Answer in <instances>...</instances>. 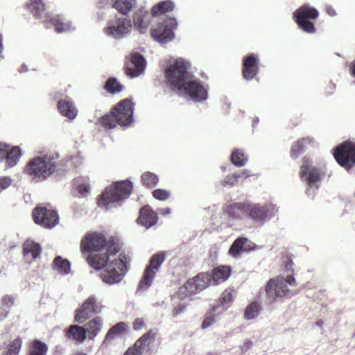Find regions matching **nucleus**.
Listing matches in <instances>:
<instances>
[{
    "label": "nucleus",
    "instance_id": "nucleus-1",
    "mask_svg": "<svg viewBox=\"0 0 355 355\" xmlns=\"http://www.w3.org/2000/svg\"><path fill=\"white\" fill-rule=\"evenodd\" d=\"M190 66L189 62L182 58L170 62L164 69L166 85L179 96L194 103L204 101L208 97L207 89L189 72Z\"/></svg>",
    "mask_w": 355,
    "mask_h": 355
},
{
    "label": "nucleus",
    "instance_id": "nucleus-2",
    "mask_svg": "<svg viewBox=\"0 0 355 355\" xmlns=\"http://www.w3.org/2000/svg\"><path fill=\"white\" fill-rule=\"evenodd\" d=\"M119 251V245L112 243L107 249V253H93L87 258L88 263L95 270H101L104 266L106 269L101 274V279L107 284L112 285L119 283L128 271L130 258L120 254L119 259L114 260L107 265L111 256L115 255Z\"/></svg>",
    "mask_w": 355,
    "mask_h": 355
},
{
    "label": "nucleus",
    "instance_id": "nucleus-3",
    "mask_svg": "<svg viewBox=\"0 0 355 355\" xmlns=\"http://www.w3.org/2000/svg\"><path fill=\"white\" fill-rule=\"evenodd\" d=\"M133 103L129 98L121 101L109 114L102 116L98 122L106 130L114 128L116 125L128 127L133 122Z\"/></svg>",
    "mask_w": 355,
    "mask_h": 355
},
{
    "label": "nucleus",
    "instance_id": "nucleus-4",
    "mask_svg": "<svg viewBox=\"0 0 355 355\" xmlns=\"http://www.w3.org/2000/svg\"><path fill=\"white\" fill-rule=\"evenodd\" d=\"M24 171L32 180H46L57 171L55 158L52 155L35 156L28 162Z\"/></svg>",
    "mask_w": 355,
    "mask_h": 355
},
{
    "label": "nucleus",
    "instance_id": "nucleus-5",
    "mask_svg": "<svg viewBox=\"0 0 355 355\" xmlns=\"http://www.w3.org/2000/svg\"><path fill=\"white\" fill-rule=\"evenodd\" d=\"M132 183L127 180L116 182L102 193L98 204L105 209L116 207L128 198L132 189Z\"/></svg>",
    "mask_w": 355,
    "mask_h": 355
},
{
    "label": "nucleus",
    "instance_id": "nucleus-6",
    "mask_svg": "<svg viewBox=\"0 0 355 355\" xmlns=\"http://www.w3.org/2000/svg\"><path fill=\"white\" fill-rule=\"evenodd\" d=\"M278 211V207L270 202L246 203L244 207V214L259 225H263L274 218Z\"/></svg>",
    "mask_w": 355,
    "mask_h": 355
},
{
    "label": "nucleus",
    "instance_id": "nucleus-7",
    "mask_svg": "<svg viewBox=\"0 0 355 355\" xmlns=\"http://www.w3.org/2000/svg\"><path fill=\"white\" fill-rule=\"evenodd\" d=\"M295 285L296 281L292 275H287L286 277L278 276L271 278L266 283L265 288L266 298L270 303H273L289 294L288 286Z\"/></svg>",
    "mask_w": 355,
    "mask_h": 355
},
{
    "label": "nucleus",
    "instance_id": "nucleus-8",
    "mask_svg": "<svg viewBox=\"0 0 355 355\" xmlns=\"http://www.w3.org/2000/svg\"><path fill=\"white\" fill-rule=\"evenodd\" d=\"M301 180L304 182L308 188L306 190L307 195L313 198L315 191L318 189V182L322 176L321 171L313 166L311 161L308 158H304L300 169Z\"/></svg>",
    "mask_w": 355,
    "mask_h": 355
},
{
    "label": "nucleus",
    "instance_id": "nucleus-9",
    "mask_svg": "<svg viewBox=\"0 0 355 355\" xmlns=\"http://www.w3.org/2000/svg\"><path fill=\"white\" fill-rule=\"evenodd\" d=\"M132 21L127 17H117L109 20L103 28L104 34L110 38L120 40L128 37L132 32Z\"/></svg>",
    "mask_w": 355,
    "mask_h": 355
},
{
    "label": "nucleus",
    "instance_id": "nucleus-10",
    "mask_svg": "<svg viewBox=\"0 0 355 355\" xmlns=\"http://www.w3.org/2000/svg\"><path fill=\"white\" fill-rule=\"evenodd\" d=\"M319 12L315 8L311 7L309 4H304L293 12V18L299 27L307 33H314L315 28L313 22L309 19H316Z\"/></svg>",
    "mask_w": 355,
    "mask_h": 355
},
{
    "label": "nucleus",
    "instance_id": "nucleus-11",
    "mask_svg": "<svg viewBox=\"0 0 355 355\" xmlns=\"http://www.w3.org/2000/svg\"><path fill=\"white\" fill-rule=\"evenodd\" d=\"M166 255L165 252H161L154 254L150 257L149 263L146 266L139 283V287L140 289L146 290L151 286L156 272L166 259Z\"/></svg>",
    "mask_w": 355,
    "mask_h": 355
},
{
    "label": "nucleus",
    "instance_id": "nucleus-12",
    "mask_svg": "<svg viewBox=\"0 0 355 355\" xmlns=\"http://www.w3.org/2000/svg\"><path fill=\"white\" fill-rule=\"evenodd\" d=\"M177 26L178 23L175 19H168L153 27L150 35L154 40L160 44L168 43L174 38V30Z\"/></svg>",
    "mask_w": 355,
    "mask_h": 355
},
{
    "label": "nucleus",
    "instance_id": "nucleus-13",
    "mask_svg": "<svg viewBox=\"0 0 355 355\" xmlns=\"http://www.w3.org/2000/svg\"><path fill=\"white\" fill-rule=\"evenodd\" d=\"M34 222L45 228H53L59 223V216L57 211L46 207L38 206L33 210Z\"/></svg>",
    "mask_w": 355,
    "mask_h": 355
},
{
    "label": "nucleus",
    "instance_id": "nucleus-14",
    "mask_svg": "<svg viewBox=\"0 0 355 355\" xmlns=\"http://www.w3.org/2000/svg\"><path fill=\"white\" fill-rule=\"evenodd\" d=\"M334 156L340 166L347 171L355 164V144L345 142L334 149Z\"/></svg>",
    "mask_w": 355,
    "mask_h": 355
},
{
    "label": "nucleus",
    "instance_id": "nucleus-15",
    "mask_svg": "<svg viewBox=\"0 0 355 355\" xmlns=\"http://www.w3.org/2000/svg\"><path fill=\"white\" fill-rule=\"evenodd\" d=\"M101 304L97 302L94 296L88 297L82 306L76 311L75 321L78 323H83L94 314H98L102 311Z\"/></svg>",
    "mask_w": 355,
    "mask_h": 355
},
{
    "label": "nucleus",
    "instance_id": "nucleus-16",
    "mask_svg": "<svg viewBox=\"0 0 355 355\" xmlns=\"http://www.w3.org/2000/svg\"><path fill=\"white\" fill-rule=\"evenodd\" d=\"M117 243L112 241V242L106 241L105 236L98 232H92L87 234L82 241L81 249L83 252H99L104 248L105 245L107 248L110 245Z\"/></svg>",
    "mask_w": 355,
    "mask_h": 355
},
{
    "label": "nucleus",
    "instance_id": "nucleus-17",
    "mask_svg": "<svg viewBox=\"0 0 355 355\" xmlns=\"http://www.w3.org/2000/svg\"><path fill=\"white\" fill-rule=\"evenodd\" d=\"M21 155V149L19 146L10 148L9 145L0 142V162L4 161L7 167L15 166Z\"/></svg>",
    "mask_w": 355,
    "mask_h": 355
},
{
    "label": "nucleus",
    "instance_id": "nucleus-18",
    "mask_svg": "<svg viewBox=\"0 0 355 355\" xmlns=\"http://www.w3.org/2000/svg\"><path fill=\"white\" fill-rule=\"evenodd\" d=\"M157 334V329H150L138 339L133 347L129 348L124 355H141L145 348L153 343Z\"/></svg>",
    "mask_w": 355,
    "mask_h": 355
},
{
    "label": "nucleus",
    "instance_id": "nucleus-19",
    "mask_svg": "<svg viewBox=\"0 0 355 355\" xmlns=\"http://www.w3.org/2000/svg\"><path fill=\"white\" fill-rule=\"evenodd\" d=\"M146 66L144 57L139 53H135L130 57V63L126 68V73L132 78H136L144 73Z\"/></svg>",
    "mask_w": 355,
    "mask_h": 355
},
{
    "label": "nucleus",
    "instance_id": "nucleus-20",
    "mask_svg": "<svg viewBox=\"0 0 355 355\" xmlns=\"http://www.w3.org/2000/svg\"><path fill=\"white\" fill-rule=\"evenodd\" d=\"M44 22L46 28L53 26L55 31L58 33L74 31L76 28L72 22L62 15H58Z\"/></svg>",
    "mask_w": 355,
    "mask_h": 355
},
{
    "label": "nucleus",
    "instance_id": "nucleus-21",
    "mask_svg": "<svg viewBox=\"0 0 355 355\" xmlns=\"http://www.w3.org/2000/svg\"><path fill=\"white\" fill-rule=\"evenodd\" d=\"M259 58L255 54H250L243 58V76L246 80H252L258 73Z\"/></svg>",
    "mask_w": 355,
    "mask_h": 355
},
{
    "label": "nucleus",
    "instance_id": "nucleus-22",
    "mask_svg": "<svg viewBox=\"0 0 355 355\" xmlns=\"http://www.w3.org/2000/svg\"><path fill=\"white\" fill-rule=\"evenodd\" d=\"M57 107L60 114L69 121H73L78 115V110L70 98L60 99Z\"/></svg>",
    "mask_w": 355,
    "mask_h": 355
},
{
    "label": "nucleus",
    "instance_id": "nucleus-23",
    "mask_svg": "<svg viewBox=\"0 0 355 355\" xmlns=\"http://www.w3.org/2000/svg\"><path fill=\"white\" fill-rule=\"evenodd\" d=\"M150 23V15L143 8L138 9L132 17V26L141 34H144L148 30Z\"/></svg>",
    "mask_w": 355,
    "mask_h": 355
},
{
    "label": "nucleus",
    "instance_id": "nucleus-24",
    "mask_svg": "<svg viewBox=\"0 0 355 355\" xmlns=\"http://www.w3.org/2000/svg\"><path fill=\"white\" fill-rule=\"evenodd\" d=\"M140 216L137 219L139 223L148 229L155 225L157 222V214L153 211L148 205L143 207L140 209Z\"/></svg>",
    "mask_w": 355,
    "mask_h": 355
},
{
    "label": "nucleus",
    "instance_id": "nucleus-25",
    "mask_svg": "<svg viewBox=\"0 0 355 355\" xmlns=\"http://www.w3.org/2000/svg\"><path fill=\"white\" fill-rule=\"evenodd\" d=\"M27 8L29 11L37 18H45V21L48 20V6L44 0H30L27 3Z\"/></svg>",
    "mask_w": 355,
    "mask_h": 355
},
{
    "label": "nucleus",
    "instance_id": "nucleus-26",
    "mask_svg": "<svg viewBox=\"0 0 355 355\" xmlns=\"http://www.w3.org/2000/svg\"><path fill=\"white\" fill-rule=\"evenodd\" d=\"M41 250L40 244L33 241L27 240L24 244V254L26 261L29 263L39 257Z\"/></svg>",
    "mask_w": 355,
    "mask_h": 355
},
{
    "label": "nucleus",
    "instance_id": "nucleus-27",
    "mask_svg": "<svg viewBox=\"0 0 355 355\" xmlns=\"http://www.w3.org/2000/svg\"><path fill=\"white\" fill-rule=\"evenodd\" d=\"M103 319L100 317H95L90 320L85 326L87 338L90 340L94 339L102 329Z\"/></svg>",
    "mask_w": 355,
    "mask_h": 355
},
{
    "label": "nucleus",
    "instance_id": "nucleus-28",
    "mask_svg": "<svg viewBox=\"0 0 355 355\" xmlns=\"http://www.w3.org/2000/svg\"><path fill=\"white\" fill-rule=\"evenodd\" d=\"M66 336L78 343L84 342L87 338L84 327L78 325L70 326L66 331Z\"/></svg>",
    "mask_w": 355,
    "mask_h": 355
},
{
    "label": "nucleus",
    "instance_id": "nucleus-29",
    "mask_svg": "<svg viewBox=\"0 0 355 355\" xmlns=\"http://www.w3.org/2000/svg\"><path fill=\"white\" fill-rule=\"evenodd\" d=\"M136 3L137 0H115L112 3V8L121 14L126 15Z\"/></svg>",
    "mask_w": 355,
    "mask_h": 355
},
{
    "label": "nucleus",
    "instance_id": "nucleus-30",
    "mask_svg": "<svg viewBox=\"0 0 355 355\" xmlns=\"http://www.w3.org/2000/svg\"><path fill=\"white\" fill-rule=\"evenodd\" d=\"M53 269L61 275H68L71 270V263L67 259L57 256L53 261Z\"/></svg>",
    "mask_w": 355,
    "mask_h": 355
},
{
    "label": "nucleus",
    "instance_id": "nucleus-31",
    "mask_svg": "<svg viewBox=\"0 0 355 355\" xmlns=\"http://www.w3.org/2000/svg\"><path fill=\"white\" fill-rule=\"evenodd\" d=\"M198 292H199V290L197 288L196 282L193 277L189 279L184 286L179 288L178 294L181 297H186Z\"/></svg>",
    "mask_w": 355,
    "mask_h": 355
},
{
    "label": "nucleus",
    "instance_id": "nucleus-32",
    "mask_svg": "<svg viewBox=\"0 0 355 355\" xmlns=\"http://www.w3.org/2000/svg\"><path fill=\"white\" fill-rule=\"evenodd\" d=\"M261 311V304L258 302H252L246 306L244 317L248 320L255 319L259 316Z\"/></svg>",
    "mask_w": 355,
    "mask_h": 355
},
{
    "label": "nucleus",
    "instance_id": "nucleus-33",
    "mask_svg": "<svg viewBox=\"0 0 355 355\" xmlns=\"http://www.w3.org/2000/svg\"><path fill=\"white\" fill-rule=\"evenodd\" d=\"M313 142L311 137L303 138L297 140L291 148V156L294 158L299 157L304 150L306 144Z\"/></svg>",
    "mask_w": 355,
    "mask_h": 355
},
{
    "label": "nucleus",
    "instance_id": "nucleus-34",
    "mask_svg": "<svg viewBox=\"0 0 355 355\" xmlns=\"http://www.w3.org/2000/svg\"><path fill=\"white\" fill-rule=\"evenodd\" d=\"M230 272L231 270L228 266H222L215 268L211 275V281L217 283L220 280H226L229 277Z\"/></svg>",
    "mask_w": 355,
    "mask_h": 355
},
{
    "label": "nucleus",
    "instance_id": "nucleus-35",
    "mask_svg": "<svg viewBox=\"0 0 355 355\" xmlns=\"http://www.w3.org/2000/svg\"><path fill=\"white\" fill-rule=\"evenodd\" d=\"M245 206L246 203H236L234 205H230L227 206L226 209V213L233 219H241L242 214H245L244 207Z\"/></svg>",
    "mask_w": 355,
    "mask_h": 355
},
{
    "label": "nucleus",
    "instance_id": "nucleus-36",
    "mask_svg": "<svg viewBox=\"0 0 355 355\" xmlns=\"http://www.w3.org/2000/svg\"><path fill=\"white\" fill-rule=\"evenodd\" d=\"M248 241V239L244 237L237 238L232 244L229 249V254L233 257H236L243 251L245 250L244 245Z\"/></svg>",
    "mask_w": 355,
    "mask_h": 355
},
{
    "label": "nucleus",
    "instance_id": "nucleus-37",
    "mask_svg": "<svg viewBox=\"0 0 355 355\" xmlns=\"http://www.w3.org/2000/svg\"><path fill=\"white\" fill-rule=\"evenodd\" d=\"M174 8V3L171 1H164L158 3L151 9L153 16H157L164 12L171 11Z\"/></svg>",
    "mask_w": 355,
    "mask_h": 355
},
{
    "label": "nucleus",
    "instance_id": "nucleus-38",
    "mask_svg": "<svg viewBox=\"0 0 355 355\" xmlns=\"http://www.w3.org/2000/svg\"><path fill=\"white\" fill-rule=\"evenodd\" d=\"M232 162L236 166L241 167L247 163L248 157L244 153L243 150L234 149L231 154Z\"/></svg>",
    "mask_w": 355,
    "mask_h": 355
},
{
    "label": "nucleus",
    "instance_id": "nucleus-39",
    "mask_svg": "<svg viewBox=\"0 0 355 355\" xmlns=\"http://www.w3.org/2000/svg\"><path fill=\"white\" fill-rule=\"evenodd\" d=\"M125 327L126 324L123 322H121L114 324L109 329L105 336L104 341L107 342L114 338L121 335L125 331Z\"/></svg>",
    "mask_w": 355,
    "mask_h": 355
},
{
    "label": "nucleus",
    "instance_id": "nucleus-40",
    "mask_svg": "<svg viewBox=\"0 0 355 355\" xmlns=\"http://www.w3.org/2000/svg\"><path fill=\"white\" fill-rule=\"evenodd\" d=\"M47 350L46 344L38 340H35L30 347L28 355H46Z\"/></svg>",
    "mask_w": 355,
    "mask_h": 355
},
{
    "label": "nucleus",
    "instance_id": "nucleus-41",
    "mask_svg": "<svg viewBox=\"0 0 355 355\" xmlns=\"http://www.w3.org/2000/svg\"><path fill=\"white\" fill-rule=\"evenodd\" d=\"M194 278L199 291L204 290L211 282V274L209 273H200Z\"/></svg>",
    "mask_w": 355,
    "mask_h": 355
},
{
    "label": "nucleus",
    "instance_id": "nucleus-42",
    "mask_svg": "<svg viewBox=\"0 0 355 355\" xmlns=\"http://www.w3.org/2000/svg\"><path fill=\"white\" fill-rule=\"evenodd\" d=\"M104 88L110 94H116L122 90L123 85L118 82L116 78L112 77L107 79Z\"/></svg>",
    "mask_w": 355,
    "mask_h": 355
},
{
    "label": "nucleus",
    "instance_id": "nucleus-43",
    "mask_svg": "<svg viewBox=\"0 0 355 355\" xmlns=\"http://www.w3.org/2000/svg\"><path fill=\"white\" fill-rule=\"evenodd\" d=\"M158 180V176L151 172H145L141 175V182L147 187H155Z\"/></svg>",
    "mask_w": 355,
    "mask_h": 355
},
{
    "label": "nucleus",
    "instance_id": "nucleus-44",
    "mask_svg": "<svg viewBox=\"0 0 355 355\" xmlns=\"http://www.w3.org/2000/svg\"><path fill=\"white\" fill-rule=\"evenodd\" d=\"M21 340L19 338L12 340L10 343L9 348L5 355H18L21 350Z\"/></svg>",
    "mask_w": 355,
    "mask_h": 355
},
{
    "label": "nucleus",
    "instance_id": "nucleus-45",
    "mask_svg": "<svg viewBox=\"0 0 355 355\" xmlns=\"http://www.w3.org/2000/svg\"><path fill=\"white\" fill-rule=\"evenodd\" d=\"M233 291H234L232 289L228 288L223 293L220 297V303L224 308H227L229 306V304L232 302Z\"/></svg>",
    "mask_w": 355,
    "mask_h": 355
},
{
    "label": "nucleus",
    "instance_id": "nucleus-46",
    "mask_svg": "<svg viewBox=\"0 0 355 355\" xmlns=\"http://www.w3.org/2000/svg\"><path fill=\"white\" fill-rule=\"evenodd\" d=\"M153 196L157 200H166L170 196V192L164 189H158L153 192Z\"/></svg>",
    "mask_w": 355,
    "mask_h": 355
},
{
    "label": "nucleus",
    "instance_id": "nucleus-47",
    "mask_svg": "<svg viewBox=\"0 0 355 355\" xmlns=\"http://www.w3.org/2000/svg\"><path fill=\"white\" fill-rule=\"evenodd\" d=\"M12 180L9 176L0 177V193L8 189L12 184Z\"/></svg>",
    "mask_w": 355,
    "mask_h": 355
},
{
    "label": "nucleus",
    "instance_id": "nucleus-48",
    "mask_svg": "<svg viewBox=\"0 0 355 355\" xmlns=\"http://www.w3.org/2000/svg\"><path fill=\"white\" fill-rule=\"evenodd\" d=\"M215 322L214 316L211 314L207 315L204 320L202 321L201 327L202 329H206L211 326Z\"/></svg>",
    "mask_w": 355,
    "mask_h": 355
},
{
    "label": "nucleus",
    "instance_id": "nucleus-49",
    "mask_svg": "<svg viewBox=\"0 0 355 355\" xmlns=\"http://www.w3.org/2000/svg\"><path fill=\"white\" fill-rule=\"evenodd\" d=\"M252 175V173L248 169H243L240 172L234 173V178L239 179L246 178Z\"/></svg>",
    "mask_w": 355,
    "mask_h": 355
},
{
    "label": "nucleus",
    "instance_id": "nucleus-50",
    "mask_svg": "<svg viewBox=\"0 0 355 355\" xmlns=\"http://www.w3.org/2000/svg\"><path fill=\"white\" fill-rule=\"evenodd\" d=\"M78 192L82 197L87 196L89 193V186L87 183L80 184L78 186Z\"/></svg>",
    "mask_w": 355,
    "mask_h": 355
},
{
    "label": "nucleus",
    "instance_id": "nucleus-51",
    "mask_svg": "<svg viewBox=\"0 0 355 355\" xmlns=\"http://www.w3.org/2000/svg\"><path fill=\"white\" fill-rule=\"evenodd\" d=\"M186 306L184 304H179L176 306L173 311V316L174 318H177L181 314H182L184 311Z\"/></svg>",
    "mask_w": 355,
    "mask_h": 355
},
{
    "label": "nucleus",
    "instance_id": "nucleus-52",
    "mask_svg": "<svg viewBox=\"0 0 355 355\" xmlns=\"http://www.w3.org/2000/svg\"><path fill=\"white\" fill-rule=\"evenodd\" d=\"M238 181L237 178H234V173L232 175H227L223 180V185H234Z\"/></svg>",
    "mask_w": 355,
    "mask_h": 355
},
{
    "label": "nucleus",
    "instance_id": "nucleus-53",
    "mask_svg": "<svg viewBox=\"0 0 355 355\" xmlns=\"http://www.w3.org/2000/svg\"><path fill=\"white\" fill-rule=\"evenodd\" d=\"M70 161L76 167L78 166L83 162V157L80 155L71 156Z\"/></svg>",
    "mask_w": 355,
    "mask_h": 355
},
{
    "label": "nucleus",
    "instance_id": "nucleus-54",
    "mask_svg": "<svg viewBox=\"0 0 355 355\" xmlns=\"http://www.w3.org/2000/svg\"><path fill=\"white\" fill-rule=\"evenodd\" d=\"M144 325V320L141 318H137L133 322V329L135 331L140 330Z\"/></svg>",
    "mask_w": 355,
    "mask_h": 355
},
{
    "label": "nucleus",
    "instance_id": "nucleus-55",
    "mask_svg": "<svg viewBox=\"0 0 355 355\" xmlns=\"http://www.w3.org/2000/svg\"><path fill=\"white\" fill-rule=\"evenodd\" d=\"M293 263L291 259H286L284 263V270L286 272L293 271Z\"/></svg>",
    "mask_w": 355,
    "mask_h": 355
},
{
    "label": "nucleus",
    "instance_id": "nucleus-56",
    "mask_svg": "<svg viewBox=\"0 0 355 355\" xmlns=\"http://www.w3.org/2000/svg\"><path fill=\"white\" fill-rule=\"evenodd\" d=\"M14 303L13 299L10 296H4L2 298V305L6 307L11 306Z\"/></svg>",
    "mask_w": 355,
    "mask_h": 355
},
{
    "label": "nucleus",
    "instance_id": "nucleus-57",
    "mask_svg": "<svg viewBox=\"0 0 355 355\" xmlns=\"http://www.w3.org/2000/svg\"><path fill=\"white\" fill-rule=\"evenodd\" d=\"M252 346V342L251 340H246L243 343V344L241 346V349L243 352H247L250 349Z\"/></svg>",
    "mask_w": 355,
    "mask_h": 355
},
{
    "label": "nucleus",
    "instance_id": "nucleus-58",
    "mask_svg": "<svg viewBox=\"0 0 355 355\" xmlns=\"http://www.w3.org/2000/svg\"><path fill=\"white\" fill-rule=\"evenodd\" d=\"M159 212L160 214H162L164 216L168 215L171 212V209L169 207H166L164 209H161L159 210Z\"/></svg>",
    "mask_w": 355,
    "mask_h": 355
},
{
    "label": "nucleus",
    "instance_id": "nucleus-59",
    "mask_svg": "<svg viewBox=\"0 0 355 355\" xmlns=\"http://www.w3.org/2000/svg\"><path fill=\"white\" fill-rule=\"evenodd\" d=\"M326 10H327V12L331 17H333L336 15L335 10L331 6H327L326 8Z\"/></svg>",
    "mask_w": 355,
    "mask_h": 355
},
{
    "label": "nucleus",
    "instance_id": "nucleus-60",
    "mask_svg": "<svg viewBox=\"0 0 355 355\" xmlns=\"http://www.w3.org/2000/svg\"><path fill=\"white\" fill-rule=\"evenodd\" d=\"M108 6L105 0H101L98 2V6L101 8H105Z\"/></svg>",
    "mask_w": 355,
    "mask_h": 355
},
{
    "label": "nucleus",
    "instance_id": "nucleus-61",
    "mask_svg": "<svg viewBox=\"0 0 355 355\" xmlns=\"http://www.w3.org/2000/svg\"><path fill=\"white\" fill-rule=\"evenodd\" d=\"M27 71H28V67H27L26 64H24L21 67V68H20V69H19V71H20L21 73H23V72H26Z\"/></svg>",
    "mask_w": 355,
    "mask_h": 355
},
{
    "label": "nucleus",
    "instance_id": "nucleus-62",
    "mask_svg": "<svg viewBox=\"0 0 355 355\" xmlns=\"http://www.w3.org/2000/svg\"><path fill=\"white\" fill-rule=\"evenodd\" d=\"M352 73L355 76V60L352 63Z\"/></svg>",
    "mask_w": 355,
    "mask_h": 355
},
{
    "label": "nucleus",
    "instance_id": "nucleus-63",
    "mask_svg": "<svg viewBox=\"0 0 355 355\" xmlns=\"http://www.w3.org/2000/svg\"><path fill=\"white\" fill-rule=\"evenodd\" d=\"M107 3L109 5V6H112V3L114 2V0H105Z\"/></svg>",
    "mask_w": 355,
    "mask_h": 355
},
{
    "label": "nucleus",
    "instance_id": "nucleus-64",
    "mask_svg": "<svg viewBox=\"0 0 355 355\" xmlns=\"http://www.w3.org/2000/svg\"><path fill=\"white\" fill-rule=\"evenodd\" d=\"M317 325L319 326V327H322V324H323V322L322 320H319L317 322Z\"/></svg>",
    "mask_w": 355,
    "mask_h": 355
}]
</instances>
